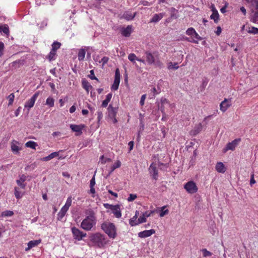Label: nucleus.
I'll list each match as a JSON object with an SVG mask.
<instances>
[{
	"label": "nucleus",
	"instance_id": "obj_1",
	"mask_svg": "<svg viewBox=\"0 0 258 258\" xmlns=\"http://www.w3.org/2000/svg\"><path fill=\"white\" fill-rule=\"evenodd\" d=\"M90 242L91 244L88 243L90 246H97L98 248L103 247L107 243L105 236L99 232L91 233L89 236Z\"/></svg>",
	"mask_w": 258,
	"mask_h": 258
},
{
	"label": "nucleus",
	"instance_id": "obj_2",
	"mask_svg": "<svg viewBox=\"0 0 258 258\" xmlns=\"http://www.w3.org/2000/svg\"><path fill=\"white\" fill-rule=\"evenodd\" d=\"M249 5L250 14L249 19L251 22L256 23L258 22V0H245Z\"/></svg>",
	"mask_w": 258,
	"mask_h": 258
},
{
	"label": "nucleus",
	"instance_id": "obj_3",
	"mask_svg": "<svg viewBox=\"0 0 258 258\" xmlns=\"http://www.w3.org/2000/svg\"><path fill=\"white\" fill-rule=\"evenodd\" d=\"M101 228L110 238H114L116 237V227L113 223L104 222L101 224Z\"/></svg>",
	"mask_w": 258,
	"mask_h": 258
},
{
	"label": "nucleus",
	"instance_id": "obj_4",
	"mask_svg": "<svg viewBox=\"0 0 258 258\" xmlns=\"http://www.w3.org/2000/svg\"><path fill=\"white\" fill-rule=\"evenodd\" d=\"M146 61L149 64H154L157 67L161 68L163 66V64L161 62L158 57V55L156 52L151 53L149 51L145 52Z\"/></svg>",
	"mask_w": 258,
	"mask_h": 258
},
{
	"label": "nucleus",
	"instance_id": "obj_5",
	"mask_svg": "<svg viewBox=\"0 0 258 258\" xmlns=\"http://www.w3.org/2000/svg\"><path fill=\"white\" fill-rule=\"evenodd\" d=\"M95 224V221L85 218L81 223V227L86 231H89Z\"/></svg>",
	"mask_w": 258,
	"mask_h": 258
},
{
	"label": "nucleus",
	"instance_id": "obj_6",
	"mask_svg": "<svg viewBox=\"0 0 258 258\" xmlns=\"http://www.w3.org/2000/svg\"><path fill=\"white\" fill-rule=\"evenodd\" d=\"M71 230L74 239L78 241L82 240L87 235L86 233L83 232L76 227H72Z\"/></svg>",
	"mask_w": 258,
	"mask_h": 258
},
{
	"label": "nucleus",
	"instance_id": "obj_7",
	"mask_svg": "<svg viewBox=\"0 0 258 258\" xmlns=\"http://www.w3.org/2000/svg\"><path fill=\"white\" fill-rule=\"evenodd\" d=\"M120 75L119 69L117 68L115 71L114 80L113 84L111 87L112 90H117L120 83Z\"/></svg>",
	"mask_w": 258,
	"mask_h": 258
},
{
	"label": "nucleus",
	"instance_id": "obj_8",
	"mask_svg": "<svg viewBox=\"0 0 258 258\" xmlns=\"http://www.w3.org/2000/svg\"><path fill=\"white\" fill-rule=\"evenodd\" d=\"M184 188L189 194H195L198 191L196 184L192 181L187 182L184 186Z\"/></svg>",
	"mask_w": 258,
	"mask_h": 258
},
{
	"label": "nucleus",
	"instance_id": "obj_9",
	"mask_svg": "<svg viewBox=\"0 0 258 258\" xmlns=\"http://www.w3.org/2000/svg\"><path fill=\"white\" fill-rule=\"evenodd\" d=\"M241 139H236L234 140L231 142L228 143L225 148L223 149V152L225 153L228 150H234L238 143L240 142Z\"/></svg>",
	"mask_w": 258,
	"mask_h": 258
},
{
	"label": "nucleus",
	"instance_id": "obj_10",
	"mask_svg": "<svg viewBox=\"0 0 258 258\" xmlns=\"http://www.w3.org/2000/svg\"><path fill=\"white\" fill-rule=\"evenodd\" d=\"M85 127V125L83 124L79 125L71 124L70 128L72 131L77 133L76 135H81L82 134V130Z\"/></svg>",
	"mask_w": 258,
	"mask_h": 258
},
{
	"label": "nucleus",
	"instance_id": "obj_11",
	"mask_svg": "<svg viewBox=\"0 0 258 258\" xmlns=\"http://www.w3.org/2000/svg\"><path fill=\"white\" fill-rule=\"evenodd\" d=\"M39 95V92L35 93L32 97L25 103V107L31 108L34 106V103Z\"/></svg>",
	"mask_w": 258,
	"mask_h": 258
},
{
	"label": "nucleus",
	"instance_id": "obj_12",
	"mask_svg": "<svg viewBox=\"0 0 258 258\" xmlns=\"http://www.w3.org/2000/svg\"><path fill=\"white\" fill-rule=\"evenodd\" d=\"M231 99H225L220 103V109L223 112H225L228 109V108L231 106Z\"/></svg>",
	"mask_w": 258,
	"mask_h": 258
},
{
	"label": "nucleus",
	"instance_id": "obj_13",
	"mask_svg": "<svg viewBox=\"0 0 258 258\" xmlns=\"http://www.w3.org/2000/svg\"><path fill=\"white\" fill-rule=\"evenodd\" d=\"M155 233L154 229H150L148 230H144L138 233V236L140 238H146L150 236L151 235Z\"/></svg>",
	"mask_w": 258,
	"mask_h": 258
},
{
	"label": "nucleus",
	"instance_id": "obj_14",
	"mask_svg": "<svg viewBox=\"0 0 258 258\" xmlns=\"http://www.w3.org/2000/svg\"><path fill=\"white\" fill-rule=\"evenodd\" d=\"M150 173L152 175L153 178L155 180H157L158 177V171L157 167L153 165V163L151 164L149 168Z\"/></svg>",
	"mask_w": 258,
	"mask_h": 258
},
{
	"label": "nucleus",
	"instance_id": "obj_15",
	"mask_svg": "<svg viewBox=\"0 0 258 258\" xmlns=\"http://www.w3.org/2000/svg\"><path fill=\"white\" fill-rule=\"evenodd\" d=\"M108 111V116L111 118L116 117L118 111V107H113L111 104H110L107 108Z\"/></svg>",
	"mask_w": 258,
	"mask_h": 258
},
{
	"label": "nucleus",
	"instance_id": "obj_16",
	"mask_svg": "<svg viewBox=\"0 0 258 258\" xmlns=\"http://www.w3.org/2000/svg\"><path fill=\"white\" fill-rule=\"evenodd\" d=\"M132 26L131 25H128L126 27H122L120 29L121 34L124 37H129L131 35L132 32Z\"/></svg>",
	"mask_w": 258,
	"mask_h": 258
},
{
	"label": "nucleus",
	"instance_id": "obj_17",
	"mask_svg": "<svg viewBox=\"0 0 258 258\" xmlns=\"http://www.w3.org/2000/svg\"><path fill=\"white\" fill-rule=\"evenodd\" d=\"M170 12V17L168 18V21H170L171 20L176 19L178 17V11L175 9L174 8H170L169 9Z\"/></svg>",
	"mask_w": 258,
	"mask_h": 258
},
{
	"label": "nucleus",
	"instance_id": "obj_18",
	"mask_svg": "<svg viewBox=\"0 0 258 258\" xmlns=\"http://www.w3.org/2000/svg\"><path fill=\"white\" fill-rule=\"evenodd\" d=\"M17 144H19V142L13 141L11 144V149L14 153L18 154L19 153V151L21 150V148L19 147Z\"/></svg>",
	"mask_w": 258,
	"mask_h": 258
},
{
	"label": "nucleus",
	"instance_id": "obj_19",
	"mask_svg": "<svg viewBox=\"0 0 258 258\" xmlns=\"http://www.w3.org/2000/svg\"><path fill=\"white\" fill-rule=\"evenodd\" d=\"M26 179L27 177L24 174H22L20 177V179L17 180L16 182L21 188L25 189L26 187V183H24V182L26 180Z\"/></svg>",
	"mask_w": 258,
	"mask_h": 258
},
{
	"label": "nucleus",
	"instance_id": "obj_20",
	"mask_svg": "<svg viewBox=\"0 0 258 258\" xmlns=\"http://www.w3.org/2000/svg\"><path fill=\"white\" fill-rule=\"evenodd\" d=\"M41 242V240H31L28 243V247L25 248V251H28L32 247L37 246Z\"/></svg>",
	"mask_w": 258,
	"mask_h": 258
},
{
	"label": "nucleus",
	"instance_id": "obj_21",
	"mask_svg": "<svg viewBox=\"0 0 258 258\" xmlns=\"http://www.w3.org/2000/svg\"><path fill=\"white\" fill-rule=\"evenodd\" d=\"M85 214L87 215L86 218H89V219L96 221V218L95 216V212L92 209H88L86 210Z\"/></svg>",
	"mask_w": 258,
	"mask_h": 258
},
{
	"label": "nucleus",
	"instance_id": "obj_22",
	"mask_svg": "<svg viewBox=\"0 0 258 258\" xmlns=\"http://www.w3.org/2000/svg\"><path fill=\"white\" fill-rule=\"evenodd\" d=\"M203 128L202 125L201 123L195 126L194 128L190 131V134L192 136H195L198 135L202 131Z\"/></svg>",
	"mask_w": 258,
	"mask_h": 258
},
{
	"label": "nucleus",
	"instance_id": "obj_23",
	"mask_svg": "<svg viewBox=\"0 0 258 258\" xmlns=\"http://www.w3.org/2000/svg\"><path fill=\"white\" fill-rule=\"evenodd\" d=\"M164 13H159L155 14L152 18L151 19V23H157L159 22L164 16Z\"/></svg>",
	"mask_w": 258,
	"mask_h": 258
},
{
	"label": "nucleus",
	"instance_id": "obj_24",
	"mask_svg": "<svg viewBox=\"0 0 258 258\" xmlns=\"http://www.w3.org/2000/svg\"><path fill=\"white\" fill-rule=\"evenodd\" d=\"M215 168L216 171L219 173H223L226 171L225 166L221 162H219L216 164Z\"/></svg>",
	"mask_w": 258,
	"mask_h": 258
},
{
	"label": "nucleus",
	"instance_id": "obj_25",
	"mask_svg": "<svg viewBox=\"0 0 258 258\" xmlns=\"http://www.w3.org/2000/svg\"><path fill=\"white\" fill-rule=\"evenodd\" d=\"M139 215V212L138 211H136L135 216L130 219L129 223L131 226H134L138 225L137 219Z\"/></svg>",
	"mask_w": 258,
	"mask_h": 258
},
{
	"label": "nucleus",
	"instance_id": "obj_26",
	"mask_svg": "<svg viewBox=\"0 0 258 258\" xmlns=\"http://www.w3.org/2000/svg\"><path fill=\"white\" fill-rule=\"evenodd\" d=\"M59 155V152H54L52 153H51L48 156L43 157L41 159V160L43 161H48L49 160H50L51 159H53V158L57 157Z\"/></svg>",
	"mask_w": 258,
	"mask_h": 258
},
{
	"label": "nucleus",
	"instance_id": "obj_27",
	"mask_svg": "<svg viewBox=\"0 0 258 258\" xmlns=\"http://www.w3.org/2000/svg\"><path fill=\"white\" fill-rule=\"evenodd\" d=\"M3 32L4 34L9 36L10 33L9 28L8 25H0V33Z\"/></svg>",
	"mask_w": 258,
	"mask_h": 258
},
{
	"label": "nucleus",
	"instance_id": "obj_28",
	"mask_svg": "<svg viewBox=\"0 0 258 258\" xmlns=\"http://www.w3.org/2000/svg\"><path fill=\"white\" fill-rule=\"evenodd\" d=\"M83 88L88 93L89 88H92V86L89 83L87 80L83 79L82 81Z\"/></svg>",
	"mask_w": 258,
	"mask_h": 258
},
{
	"label": "nucleus",
	"instance_id": "obj_29",
	"mask_svg": "<svg viewBox=\"0 0 258 258\" xmlns=\"http://www.w3.org/2000/svg\"><path fill=\"white\" fill-rule=\"evenodd\" d=\"M112 93H109L106 95L105 99L103 100L101 106L102 107H106L107 106L108 103L110 102L112 98Z\"/></svg>",
	"mask_w": 258,
	"mask_h": 258
},
{
	"label": "nucleus",
	"instance_id": "obj_30",
	"mask_svg": "<svg viewBox=\"0 0 258 258\" xmlns=\"http://www.w3.org/2000/svg\"><path fill=\"white\" fill-rule=\"evenodd\" d=\"M210 18L213 19L215 23H218L219 19V15L217 10L213 11L212 14L210 16Z\"/></svg>",
	"mask_w": 258,
	"mask_h": 258
},
{
	"label": "nucleus",
	"instance_id": "obj_31",
	"mask_svg": "<svg viewBox=\"0 0 258 258\" xmlns=\"http://www.w3.org/2000/svg\"><path fill=\"white\" fill-rule=\"evenodd\" d=\"M121 166V162L120 161L117 160L110 168V170L108 172L107 176H109L111 173L116 168L120 167Z\"/></svg>",
	"mask_w": 258,
	"mask_h": 258
},
{
	"label": "nucleus",
	"instance_id": "obj_32",
	"mask_svg": "<svg viewBox=\"0 0 258 258\" xmlns=\"http://www.w3.org/2000/svg\"><path fill=\"white\" fill-rule=\"evenodd\" d=\"M68 210L66 209L64 207H62L60 212L58 213L57 214V219L58 220H60L62 219V218L64 216V215H66L67 211Z\"/></svg>",
	"mask_w": 258,
	"mask_h": 258
},
{
	"label": "nucleus",
	"instance_id": "obj_33",
	"mask_svg": "<svg viewBox=\"0 0 258 258\" xmlns=\"http://www.w3.org/2000/svg\"><path fill=\"white\" fill-rule=\"evenodd\" d=\"M103 206L106 209H110L113 211L116 209H119V205H112L108 203H105L103 204Z\"/></svg>",
	"mask_w": 258,
	"mask_h": 258
},
{
	"label": "nucleus",
	"instance_id": "obj_34",
	"mask_svg": "<svg viewBox=\"0 0 258 258\" xmlns=\"http://www.w3.org/2000/svg\"><path fill=\"white\" fill-rule=\"evenodd\" d=\"M26 147L30 148L33 149H35L36 147L38 146L37 143L34 141H28L25 144Z\"/></svg>",
	"mask_w": 258,
	"mask_h": 258
},
{
	"label": "nucleus",
	"instance_id": "obj_35",
	"mask_svg": "<svg viewBox=\"0 0 258 258\" xmlns=\"http://www.w3.org/2000/svg\"><path fill=\"white\" fill-rule=\"evenodd\" d=\"M167 68L169 70H175L179 68V66H178L177 62H174L173 63L172 62H169L168 63Z\"/></svg>",
	"mask_w": 258,
	"mask_h": 258
},
{
	"label": "nucleus",
	"instance_id": "obj_36",
	"mask_svg": "<svg viewBox=\"0 0 258 258\" xmlns=\"http://www.w3.org/2000/svg\"><path fill=\"white\" fill-rule=\"evenodd\" d=\"M61 43L57 41L54 42L52 44L51 50L56 52V50L60 48Z\"/></svg>",
	"mask_w": 258,
	"mask_h": 258
},
{
	"label": "nucleus",
	"instance_id": "obj_37",
	"mask_svg": "<svg viewBox=\"0 0 258 258\" xmlns=\"http://www.w3.org/2000/svg\"><path fill=\"white\" fill-rule=\"evenodd\" d=\"M85 53H86V52H85V50L84 49H81L79 50V51L78 52V59L79 60H82L84 59V58L85 57Z\"/></svg>",
	"mask_w": 258,
	"mask_h": 258
},
{
	"label": "nucleus",
	"instance_id": "obj_38",
	"mask_svg": "<svg viewBox=\"0 0 258 258\" xmlns=\"http://www.w3.org/2000/svg\"><path fill=\"white\" fill-rule=\"evenodd\" d=\"M24 64V60H17L12 62V66L17 67H19L20 66H22Z\"/></svg>",
	"mask_w": 258,
	"mask_h": 258
},
{
	"label": "nucleus",
	"instance_id": "obj_39",
	"mask_svg": "<svg viewBox=\"0 0 258 258\" xmlns=\"http://www.w3.org/2000/svg\"><path fill=\"white\" fill-rule=\"evenodd\" d=\"M14 215V212L12 211L7 210L2 213L1 216L2 217H10Z\"/></svg>",
	"mask_w": 258,
	"mask_h": 258
},
{
	"label": "nucleus",
	"instance_id": "obj_40",
	"mask_svg": "<svg viewBox=\"0 0 258 258\" xmlns=\"http://www.w3.org/2000/svg\"><path fill=\"white\" fill-rule=\"evenodd\" d=\"M56 55V52L51 50L49 54L47 56V58L48 59L49 61L55 59V55Z\"/></svg>",
	"mask_w": 258,
	"mask_h": 258
},
{
	"label": "nucleus",
	"instance_id": "obj_41",
	"mask_svg": "<svg viewBox=\"0 0 258 258\" xmlns=\"http://www.w3.org/2000/svg\"><path fill=\"white\" fill-rule=\"evenodd\" d=\"M247 32L250 34H258V28L254 27H251V28H249V30H247Z\"/></svg>",
	"mask_w": 258,
	"mask_h": 258
},
{
	"label": "nucleus",
	"instance_id": "obj_42",
	"mask_svg": "<svg viewBox=\"0 0 258 258\" xmlns=\"http://www.w3.org/2000/svg\"><path fill=\"white\" fill-rule=\"evenodd\" d=\"M15 98V95L14 93H11L10 95H9L7 98L9 99V104L8 105L10 106L12 105L13 103L14 100Z\"/></svg>",
	"mask_w": 258,
	"mask_h": 258
},
{
	"label": "nucleus",
	"instance_id": "obj_43",
	"mask_svg": "<svg viewBox=\"0 0 258 258\" xmlns=\"http://www.w3.org/2000/svg\"><path fill=\"white\" fill-rule=\"evenodd\" d=\"M54 99L52 97H49L46 99V104L50 107H52L54 106Z\"/></svg>",
	"mask_w": 258,
	"mask_h": 258
},
{
	"label": "nucleus",
	"instance_id": "obj_44",
	"mask_svg": "<svg viewBox=\"0 0 258 258\" xmlns=\"http://www.w3.org/2000/svg\"><path fill=\"white\" fill-rule=\"evenodd\" d=\"M15 196L17 199H19L22 197V195L21 194L18 187H15Z\"/></svg>",
	"mask_w": 258,
	"mask_h": 258
},
{
	"label": "nucleus",
	"instance_id": "obj_45",
	"mask_svg": "<svg viewBox=\"0 0 258 258\" xmlns=\"http://www.w3.org/2000/svg\"><path fill=\"white\" fill-rule=\"evenodd\" d=\"M128 58L131 61L134 63L135 60L138 59V57L134 53H131L128 55Z\"/></svg>",
	"mask_w": 258,
	"mask_h": 258
},
{
	"label": "nucleus",
	"instance_id": "obj_46",
	"mask_svg": "<svg viewBox=\"0 0 258 258\" xmlns=\"http://www.w3.org/2000/svg\"><path fill=\"white\" fill-rule=\"evenodd\" d=\"M71 204H72V198L71 197H70L68 198L66 203L63 207H64L66 209L68 210L69 207L71 206Z\"/></svg>",
	"mask_w": 258,
	"mask_h": 258
},
{
	"label": "nucleus",
	"instance_id": "obj_47",
	"mask_svg": "<svg viewBox=\"0 0 258 258\" xmlns=\"http://www.w3.org/2000/svg\"><path fill=\"white\" fill-rule=\"evenodd\" d=\"M166 206H164L162 208V209L159 215L161 217H164L165 215H166L169 213V210L168 209L164 210Z\"/></svg>",
	"mask_w": 258,
	"mask_h": 258
},
{
	"label": "nucleus",
	"instance_id": "obj_48",
	"mask_svg": "<svg viewBox=\"0 0 258 258\" xmlns=\"http://www.w3.org/2000/svg\"><path fill=\"white\" fill-rule=\"evenodd\" d=\"M195 32V30L193 28L190 27L187 29L186 31V34L189 36H193Z\"/></svg>",
	"mask_w": 258,
	"mask_h": 258
},
{
	"label": "nucleus",
	"instance_id": "obj_49",
	"mask_svg": "<svg viewBox=\"0 0 258 258\" xmlns=\"http://www.w3.org/2000/svg\"><path fill=\"white\" fill-rule=\"evenodd\" d=\"M135 15H132V14L124 13L123 14V17L127 20H131L134 19Z\"/></svg>",
	"mask_w": 258,
	"mask_h": 258
},
{
	"label": "nucleus",
	"instance_id": "obj_50",
	"mask_svg": "<svg viewBox=\"0 0 258 258\" xmlns=\"http://www.w3.org/2000/svg\"><path fill=\"white\" fill-rule=\"evenodd\" d=\"M90 74L88 75V77L91 79V80H95L99 82L98 79L95 76L94 72L93 70L90 71Z\"/></svg>",
	"mask_w": 258,
	"mask_h": 258
},
{
	"label": "nucleus",
	"instance_id": "obj_51",
	"mask_svg": "<svg viewBox=\"0 0 258 258\" xmlns=\"http://www.w3.org/2000/svg\"><path fill=\"white\" fill-rule=\"evenodd\" d=\"M113 213L114 215H115V216L117 218H120L121 216V213L120 211V208L116 209V210H114L113 211Z\"/></svg>",
	"mask_w": 258,
	"mask_h": 258
},
{
	"label": "nucleus",
	"instance_id": "obj_52",
	"mask_svg": "<svg viewBox=\"0 0 258 258\" xmlns=\"http://www.w3.org/2000/svg\"><path fill=\"white\" fill-rule=\"evenodd\" d=\"M202 251L203 252V256L205 257L210 256L212 255V253L211 252L207 250V249L206 248L203 249L202 250Z\"/></svg>",
	"mask_w": 258,
	"mask_h": 258
},
{
	"label": "nucleus",
	"instance_id": "obj_53",
	"mask_svg": "<svg viewBox=\"0 0 258 258\" xmlns=\"http://www.w3.org/2000/svg\"><path fill=\"white\" fill-rule=\"evenodd\" d=\"M104 157L103 155L101 156L100 158V162H101L102 164H105L107 162H111L112 161L110 158H107L104 160Z\"/></svg>",
	"mask_w": 258,
	"mask_h": 258
},
{
	"label": "nucleus",
	"instance_id": "obj_54",
	"mask_svg": "<svg viewBox=\"0 0 258 258\" xmlns=\"http://www.w3.org/2000/svg\"><path fill=\"white\" fill-rule=\"evenodd\" d=\"M147 221L146 218L142 215V216H141L140 218H138L137 221L138 225L141 223H145Z\"/></svg>",
	"mask_w": 258,
	"mask_h": 258
},
{
	"label": "nucleus",
	"instance_id": "obj_55",
	"mask_svg": "<svg viewBox=\"0 0 258 258\" xmlns=\"http://www.w3.org/2000/svg\"><path fill=\"white\" fill-rule=\"evenodd\" d=\"M137 198V196L136 194H130L128 198H127V201L128 202H132L134 201Z\"/></svg>",
	"mask_w": 258,
	"mask_h": 258
},
{
	"label": "nucleus",
	"instance_id": "obj_56",
	"mask_svg": "<svg viewBox=\"0 0 258 258\" xmlns=\"http://www.w3.org/2000/svg\"><path fill=\"white\" fill-rule=\"evenodd\" d=\"M146 98V94H144L142 96L141 100L140 102V104L141 106H143L145 103V100Z\"/></svg>",
	"mask_w": 258,
	"mask_h": 258
},
{
	"label": "nucleus",
	"instance_id": "obj_57",
	"mask_svg": "<svg viewBox=\"0 0 258 258\" xmlns=\"http://www.w3.org/2000/svg\"><path fill=\"white\" fill-rule=\"evenodd\" d=\"M109 60V58L108 57L104 56L101 60L100 62H102V65H104L106 64Z\"/></svg>",
	"mask_w": 258,
	"mask_h": 258
},
{
	"label": "nucleus",
	"instance_id": "obj_58",
	"mask_svg": "<svg viewBox=\"0 0 258 258\" xmlns=\"http://www.w3.org/2000/svg\"><path fill=\"white\" fill-rule=\"evenodd\" d=\"M95 174L93 175L92 179L90 182V186H94L95 184Z\"/></svg>",
	"mask_w": 258,
	"mask_h": 258
},
{
	"label": "nucleus",
	"instance_id": "obj_59",
	"mask_svg": "<svg viewBox=\"0 0 258 258\" xmlns=\"http://www.w3.org/2000/svg\"><path fill=\"white\" fill-rule=\"evenodd\" d=\"M4 48V44L2 42H0V56L3 54V50Z\"/></svg>",
	"mask_w": 258,
	"mask_h": 258
},
{
	"label": "nucleus",
	"instance_id": "obj_60",
	"mask_svg": "<svg viewBox=\"0 0 258 258\" xmlns=\"http://www.w3.org/2000/svg\"><path fill=\"white\" fill-rule=\"evenodd\" d=\"M154 213V211H151L149 212L148 211H146L143 214V216L146 218L147 217H150L152 214Z\"/></svg>",
	"mask_w": 258,
	"mask_h": 258
},
{
	"label": "nucleus",
	"instance_id": "obj_61",
	"mask_svg": "<svg viewBox=\"0 0 258 258\" xmlns=\"http://www.w3.org/2000/svg\"><path fill=\"white\" fill-rule=\"evenodd\" d=\"M157 105L158 109H160L163 114H165L164 105L161 104V106H160V104L159 102H157Z\"/></svg>",
	"mask_w": 258,
	"mask_h": 258
},
{
	"label": "nucleus",
	"instance_id": "obj_62",
	"mask_svg": "<svg viewBox=\"0 0 258 258\" xmlns=\"http://www.w3.org/2000/svg\"><path fill=\"white\" fill-rule=\"evenodd\" d=\"M97 114H98V121H100L101 120V119L103 117V113L101 111H98L97 112Z\"/></svg>",
	"mask_w": 258,
	"mask_h": 258
},
{
	"label": "nucleus",
	"instance_id": "obj_63",
	"mask_svg": "<svg viewBox=\"0 0 258 258\" xmlns=\"http://www.w3.org/2000/svg\"><path fill=\"white\" fill-rule=\"evenodd\" d=\"M128 145L129 146V151H131V150H133V149L134 148V142L133 141H130L128 143Z\"/></svg>",
	"mask_w": 258,
	"mask_h": 258
},
{
	"label": "nucleus",
	"instance_id": "obj_64",
	"mask_svg": "<svg viewBox=\"0 0 258 258\" xmlns=\"http://www.w3.org/2000/svg\"><path fill=\"white\" fill-rule=\"evenodd\" d=\"M255 183V181L254 179V174H252L250 176V184L252 185L253 184Z\"/></svg>",
	"mask_w": 258,
	"mask_h": 258
}]
</instances>
